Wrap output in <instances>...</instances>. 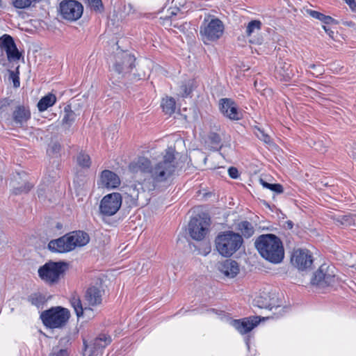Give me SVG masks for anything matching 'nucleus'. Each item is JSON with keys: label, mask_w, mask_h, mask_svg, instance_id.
Listing matches in <instances>:
<instances>
[{"label": "nucleus", "mask_w": 356, "mask_h": 356, "mask_svg": "<svg viewBox=\"0 0 356 356\" xmlns=\"http://www.w3.org/2000/svg\"><path fill=\"white\" fill-rule=\"evenodd\" d=\"M104 291H86L85 295V302L82 304L81 300L77 297H72L70 304L74 308L78 318L88 315L90 317L92 309L89 306H96L102 303Z\"/></svg>", "instance_id": "obj_6"}, {"label": "nucleus", "mask_w": 356, "mask_h": 356, "mask_svg": "<svg viewBox=\"0 0 356 356\" xmlns=\"http://www.w3.org/2000/svg\"><path fill=\"white\" fill-rule=\"evenodd\" d=\"M355 216L353 214L341 215L336 218V222L338 225L345 227L355 225Z\"/></svg>", "instance_id": "obj_29"}, {"label": "nucleus", "mask_w": 356, "mask_h": 356, "mask_svg": "<svg viewBox=\"0 0 356 356\" xmlns=\"http://www.w3.org/2000/svg\"><path fill=\"white\" fill-rule=\"evenodd\" d=\"M281 300L277 297L275 291H263L259 296L254 299V302L256 306L259 308H265L272 309L273 307L279 308L281 307L280 305Z\"/></svg>", "instance_id": "obj_16"}, {"label": "nucleus", "mask_w": 356, "mask_h": 356, "mask_svg": "<svg viewBox=\"0 0 356 356\" xmlns=\"http://www.w3.org/2000/svg\"><path fill=\"white\" fill-rule=\"evenodd\" d=\"M122 197L119 193H112L105 195L101 200L99 211L106 216L115 214L121 207Z\"/></svg>", "instance_id": "obj_12"}, {"label": "nucleus", "mask_w": 356, "mask_h": 356, "mask_svg": "<svg viewBox=\"0 0 356 356\" xmlns=\"http://www.w3.org/2000/svg\"><path fill=\"white\" fill-rule=\"evenodd\" d=\"M111 282L103 273H97L89 280L87 289H101L110 286Z\"/></svg>", "instance_id": "obj_22"}, {"label": "nucleus", "mask_w": 356, "mask_h": 356, "mask_svg": "<svg viewBox=\"0 0 356 356\" xmlns=\"http://www.w3.org/2000/svg\"><path fill=\"white\" fill-rule=\"evenodd\" d=\"M313 256L307 249L294 250L291 258V264L298 270L305 271L309 269L313 264Z\"/></svg>", "instance_id": "obj_14"}, {"label": "nucleus", "mask_w": 356, "mask_h": 356, "mask_svg": "<svg viewBox=\"0 0 356 356\" xmlns=\"http://www.w3.org/2000/svg\"><path fill=\"white\" fill-rule=\"evenodd\" d=\"M228 173L230 177L236 179L238 177V170L234 167H231L228 170Z\"/></svg>", "instance_id": "obj_45"}, {"label": "nucleus", "mask_w": 356, "mask_h": 356, "mask_svg": "<svg viewBox=\"0 0 356 356\" xmlns=\"http://www.w3.org/2000/svg\"><path fill=\"white\" fill-rule=\"evenodd\" d=\"M309 145L314 148L316 151L324 153L327 150V147L321 140L313 141L312 143L308 142Z\"/></svg>", "instance_id": "obj_38"}, {"label": "nucleus", "mask_w": 356, "mask_h": 356, "mask_svg": "<svg viewBox=\"0 0 356 356\" xmlns=\"http://www.w3.org/2000/svg\"><path fill=\"white\" fill-rule=\"evenodd\" d=\"M68 266L65 261H49L39 268L38 275L46 283L56 284L64 276Z\"/></svg>", "instance_id": "obj_7"}, {"label": "nucleus", "mask_w": 356, "mask_h": 356, "mask_svg": "<svg viewBox=\"0 0 356 356\" xmlns=\"http://www.w3.org/2000/svg\"><path fill=\"white\" fill-rule=\"evenodd\" d=\"M287 225H288V227L289 229H292L293 228V224L291 221H288L287 222Z\"/></svg>", "instance_id": "obj_50"}, {"label": "nucleus", "mask_w": 356, "mask_h": 356, "mask_svg": "<svg viewBox=\"0 0 356 356\" xmlns=\"http://www.w3.org/2000/svg\"><path fill=\"white\" fill-rule=\"evenodd\" d=\"M224 29L222 22L216 17H213L210 20L204 19L200 33L203 42L208 43L218 40L222 35Z\"/></svg>", "instance_id": "obj_9"}, {"label": "nucleus", "mask_w": 356, "mask_h": 356, "mask_svg": "<svg viewBox=\"0 0 356 356\" xmlns=\"http://www.w3.org/2000/svg\"><path fill=\"white\" fill-rule=\"evenodd\" d=\"M261 29V22L259 20L250 21L245 30V34L248 37L251 36L253 33H257Z\"/></svg>", "instance_id": "obj_32"}, {"label": "nucleus", "mask_w": 356, "mask_h": 356, "mask_svg": "<svg viewBox=\"0 0 356 356\" xmlns=\"http://www.w3.org/2000/svg\"><path fill=\"white\" fill-rule=\"evenodd\" d=\"M346 3L349 6L350 8L355 11L356 9V2L355 0H344Z\"/></svg>", "instance_id": "obj_46"}, {"label": "nucleus", "mask_w": 356, "mask_h": 356, "mask_svg": "<svg viewBox=\"0 0 356 356\" xmlns=\"http://www.w3.org/2000/svg\"><path fill=\"white\" fill-rule=\"evenodd\" d=\"M70 317V311L61 307H54L42 312L40 318L43 324L49 328H60L66 325Z\"/></svg>", "instance_id": "obj_8"}, {"label": "nucleus", "mask_w": 356, "mask_h": 356, "mask_svg": "<svg viewBox=\"0 0 356 356\" xmlns=\"http://www.w3.org/2000/svg\"><path fill=\"white\" fill-rule=\"evenodd\" d=\"M1 7H2V1L0 0V8H1Z\"/></svg>", "instance_id": "obj_54"}, {"label": "nucleus", "mask_w": 356, "mask_h": 356, "mask_svg": "<svg viewBox=\"0 0 356 356\" xmlns=\"http://www.w3.org/2000/svg\"><path fill=\"white\" fill-rule=\"evenodd\" d=\"M293 74L291 66L288 63L279 62L275 67V77L282 81H289Z\"/></svg>", "instance_id": "obj_21"}, {"label": "nucleus", "mask_w": 356, "mask_h": 356, "mask_svg": "<svg viewBox=\"0 0 356 356\" xmlns=\"http://www.w3.org/2000/svg\"><path fill=\"white\" fill-rule=\"evenodd\" d=\"M59 10L63 19L74 22L81 17L83 7L81 3L76 1L65 0L60 3Z\"/></svg>", "instance_id": "obj_13"}, {"label": "nucleus", "mask_w": 356, "mask_h": 356, "mask_svg": "<svg viewBox=\"0 0 356 356\" xmlns=\"http://www.w3.org/2000/svg\"><path fill=\"white\" fill-rule=\"evenodd\" d=\"M260 183L264 188L274 191L276 193H282L283 192V187L280 184H269L262 179H260Z\"/></svg>", "instance_id": "obj_36"}, {"label": "nucleus", "mask_w": 356, "mask_h": 356, "mask_svg": "<svg viewBox=\"0 0 356 356\" xmlns=\"http://www.w3.org/2000/svg\"><path fill=\"white\" fill-rule=\"evenodd\" d=\"M347 257H349V258H351V257H352V256H351V255H347Z\"/></svg>", "instance_id": "obj_58"}, {"label": "nucleus", "mask_w": 356, "mask_h": 356, "mask_svg": "<svg viewBox=\"0 0 356 356\" xmlns=\"http://www.w3.org/2000/svg\"><path fill=\"white\" fill-rule=\"evenodd\" d=\"M246 343L248 345V339H246Z\"/></svg>", "instance_id": "obj_57"}, {"label": "nucleus", "mask_w": 356, "mask_h": 356, "mask_svg": "<svg viewBox=\"0 0 356 356\" xmlns=\"http://www.w3.org/2000/svg\"><path fill=\"white\" fill-rule=\"evenodd\" d=\"M255 134L259 139L264 141L265 143L269 145L273 143V140L270 136L268 134H266L264 130L258 128L255 131Z\"/></svg>", "instance_id": "obj_37"}, {"label": "nucleus", "mask_w": 356, "mask_h": 356, "mask_svg": "<svg viewBox=\"0 0 356 356\" xmlns=\"http://www.w3.org/2000/svg\"><path fill=\"white\" fill-rule=\"evenodd\" d=\"M64 340H65V339H60V340L59 343H62V342H63V341H64Z\"/></svg>", "instance_id": "obj_55"}, {"label": "nucleus", "mask_w": 356, "mask_h": 356, "mask_svg": "<svg viewBox=\"0 0 356 356\" xmlns=\"http://www.w3.org/2000/svg\"><path fill=\"white\" fill-rule=\"evenodd\" d=\"M77 164L83 168H88L91 165V160L88 154L81 152L76 158Z\"/></svg>", "instance_id": "obj_34"}, {"label": "nucleus", "mask_w": 356, "mask_h": 356, "mask_svg": "<svg viewBox=\"0 0 356 356\" xmlns=\"http://www.w3.org/2000/svg\"><path fill=\"white\" fill-rule=\"evenodd\" d=\"M161 106L163 111L165 113L171 114L175 112V102L173 98H165L163 99Z\"/></svg>", "instance_id": "obj_33"}, {"label": "nucleus", "mask_w": 356, "mask_h": 356, "mask_svg": "<svg viewBox=\"0 0 356 356\" xmlns=\"http://www.w3.org/2000/svg\"><path fill=\"white\" fill-rule=\"evenodd\" d=\"M259 254L272 264H280L284 257V249L280 238L273 234H261L254 242Z\"/></svg>", "instance_id": "obj_2"}, {"label": "nucleus", "mask_w": 356, "mask_h": 356, "mask_svg": "<svg viewBox=\"0 0 356 356\" xmlns=\"http://www.w3.org/2000/svg\"><path fill=\"white\" fill-rule=\"evenodd\" d=\"M56 102V97L54 94L49 93L40 99L37 106L39 111L42 112L54 105Z\"/></svg>", "instance_id": "obj_27"}, {"label": "nucleus", "mask_w": 356, "mask_h": 356, "mask_svg": "<svg viewBox=\"0 0 356 356\" xmlns=\"http://www.w3.org/2000/svg\"><path fill=\"white\" fill-rule=\"evenodd\" d=\"M337 282H341L339 286L342 289H346V287L349 288L350 289H353L354 287H356V283L350 280H343V278L341 277V280H339Z\"/></svg>", "instance_id": "obj_40"}, {"label": "nucleus", "mask_w": 356, "mask_h": 356, "mask_svg": "<svg viewBox=\"0 0 356 356\" xmlns=\"http://www.w3.org/2000/svg\"><path fill=\"white\" fill-rule=\"evenodd\" d=\"M316 67V65L314 64H310L309 66H308V68L309 69H314Z\"/></svg>", "instance_id": "obj_52"}, {"label": "nucleus", "mask_w": 356, "mask_h": 356, "mask_svg": "<svg viewBox=\"0 0 356 356\" xmlns=\"http://www.w3.org/2000/svg\"><path fill=\"white\" fill-rule=\"evenodd\" d=\"M0 49L6 52L10 63H17L22 57L13 38L10 35L4 34L0 37Z\"/></svg>", "instance_id": "obj_15"}, {"label": "nucleus", "mask_w": 356, "mask_h": 356, "mask_svg": "<svg viewBox=\"0 0 356 356\" xmlns=\"http://www.w3.org/2000/svg\"><path fill=\"white\" fill-rule=\"evenodd\" d=\"M306 12L313 18L317 19L326 24H330L331 22L333 20L332 17H331L330 16L325 15L324 14L316 10L307 9Z\"/></svg>", "instance_id": "obj_31"}, {"label": "nucleus", "mask_w": 356, "mask_h": 356, "mask_svg": "<svg viewBox=\"0 0 356 356\" xmlns=\"http://www.w3.org/2000/svg\"><path fill=\"white\" fill-rule=\"evenodd\" d=\"M219 270L227 277H234L236 276L238 271V264L234 260H226L222 263L219 266Z\"/></svg>", "instance_id": "obj_23"}, {"label": "nucleus", "mask_w": 356, "mask_h": 356, "mask_svg": "<svg viewBox=\"0 0 356 356\" xmlns=\"http://www.w3.org/2000/svg\"><path fill=\"white\" fill-rule=\"evenodd\" d=\"M260 321L259 316H250L240 320H234L232 325L241 334L250 332Z\"/></svg>", "instance_id": "obj_19"}, {"label": "nucleus", "mask_w": 356, "mask_h": 356, "mask_svg": "<svg viewBox=\"0 0 356 356\" xmlns=\"http://www.w3.org/2000/svg\"><path fill=\"white\" fill-rule=\"evenodd\" d=\"M40 0H13V6L19 9H24L33 6Z\"/></svg>", "instance_id": "obj_35"}, {"label": "nucleus", "mask_w": 356, "mask_h": 356, "mask_svg": "<svg viewBox=\"0 0 356 356\" xmlns=\"http://www.w3.org/2000/svg\"><path fill=\"white\" fill-rule=\"evenodd\" d=\"M97 185L107 189L116 188L120 185V179L115 172L104 170L100 174Z\"/></svg>", "instance_id": "obj_18"}, {"label": "nucleus", "mask_w": 356, "mask_h": 356, "mask_svg": "<svg viewBox=\"0 0 356 356\" xmlns=\"http://www.w3.org/2000/svg\"><path fill=\"white\" fill-rule=\"evenodd\" d=\"M236 229L239 232L241 236L245 238H250L254 234V227L249 221L242 220L236 225Z\"/></svg>", "instance_id": "obj_26"}, {"label": "nucleus", "mask_w": 356, "mask_h": 356, "mask_svg": "<svg viewBox=\"0 0 356 356\" xmlns=\"http://www.w3.org/2000/svg\"><path fill=\"white\" fill-rule=\"evenodd\" d=\"M89 356H91V355H89Z\"/></svg>", "instance_id": "obj_59"}, {"label": "nucleus", "mask_w": 356, "mask_h": 356, "mask_svg": "<svg viewBox=\"0 0 356 356\" xmlns=\"http://www.w3.org/2000/svg\"><path fill=\"white\" fill-rule=\"evenodd\" d=\"M213 140H214L215 143H220V138L219 137V136H218L217 134H215L213 137Z\"/></svg>", "instance_id": "obj_49"}, {"label": "nucleus", "mask_w": 356, "mask_h": 356, "mask_svg": "<svg viewBox=\"0 0 356 356\" xmlns=\"http://www.w3.org/2000/svg\"><path fill=\"white\" fill-rule=\"evenodd\" d=\"M342 24L346 26L354 28L355 29H356L355 24L352 21L343 20L342 21Z\"/></svg>", "instance_id": "obj_47"}, {"label": "nucleus", "mask_w": 356, "mask_h": 356, "mask_svg": "<svg viewBox=\"0 0 356 356\" xmlns=\"http://www.w3.org/2000/svg\"><path fill=\"white\" fill-rule=\"evenodd\" d=\"M210 218L206 215L192 218L188 224L191 236L197 241L202 240L209 232Z\"/></svg>", "instance_id": "obj_10"}, {"label": "nucleus", "mask_w": 356, "mask_h": 356, "mask_svg": "<svg viewBox=\"0 0 356 356\" xmlns=\"http://www.w3.org/2000/svg\"><path fill=\"white\" fill-rule=\"evenodd\" d=\"M76 117V113L71 109V106L70 105L65 106L64 115L62 120L63 125L70 128L75 121Z\"/></svg>", "instance_id": "obj_28"}, {"label": "nucleus", "mask_w": 356, "mask_h": 356, "mask_svg": "<svg viewBox=\"0 0 356 356\" xmlns=\"http://www.w3.org/2000/svg\"><path fill=\"white\" fill-rule=\"evenodd\" d=\"M178 10H179L178 8H174L172 11H170V13H169V15L167 17H172L174 15H176Z\"/></svg>", "instance_id": "obj_48"}, {"label": "nucleus", "mask_w": 356, "mask_h": 356, "mask_svg": "<svg viewBox=\"0 0 356 356\" xmlns=\"http://www.w3.org/2000/svg\"><path fill=\"white\" fill-rule=\"evenodd\" d=\"M10 77L12 79L13 82V86L15 88L19 86V79L17 74H16L13 71H9Z\"/></svg>", "instance_id": "obj_43"}, {"label": "nucleus", "mask_w": 356, "mask_h": 356, "mask_svg": "<svg viewBox=\"0 0 356 356\" xmlns=\"http://www.w3.org/2000/svg\"><path fill=\"white\" fill-rule=\"evenodd\" d=\"M352 156L353 159L356 161V149L353 152Z\"/></svg>", "instance_id": "obj_51"}, {"label": "nucleus", "mask_w": 356, "mask_h": 356, "mask_svg": "<svg viewBox=\"0 0 356 356\" xmlns=\"http://www.w3.org/2000/svg\"><path fill=\"white\" fill-rule=\"evenodd\" d=\"M216 250L223 257H231L237 252L243 244V238L239 233L233 231H225L216 238Z\"/></svg>", "instance_id": "obj_4"}, {"label": "nucleus", "mask_w": 356, "mask_h": 356, "mask_svg": "<svg viewBox=\"0 0 356 356\" xmlns=\"http://www.w3.org/2000/svg\"><path fill=\"white\" fill-rule=\"evenodd\" d=\"M31 188H32V185L28 184H26L24 186V188H15L13 192L16 195L19 194V193H20L22 192L26 193V192L29 191Z\"/></svg>", "instance_id": "obj_44"}, {"label": "nucleus", "mask_w": 356, "mask_h": 356, "mask_svg": "<svg viewBox=\"0 0 356 356\" xmlns=\"http://www.w3.org/2000/svg\"><path fill=\"white\" fill-rule=\"evenodd\" d=\"M209 314H212L214 312V310L213 309H211V310H208L207 311Z\"/></svg>", "instance_id": "obj_53"}, {"label": "nucleus", "mask_w": 356, "mask_h": 356, "mask_svg": "<svg viewBox=\"0 0 356 356\" xmlns=\"http://www.w3.org/2000/svg\"><path fill=\"white\" fill-rule=\"evenodd\" d=\"M90 241L88 234L83 231L70 232L57 239L51 240L48 248L54 252L65 253L77 247H83Z\"/></svg>", "instance_id": "obj_3"}, {"label": "nucleus", "mask_w": 356, "mask_h": 356, "mask_svg": "<svg viewBox=\"0 0 356 356\" xmlns=\"http://www.w3.org/2000/svg\"><path fill=\"white\" fill-rule=\"evenodd\" d=\"M111 342V338L105 334H100L98 337L95 339L87 348H90L91 354L93 356L97 355L99 352L106 347Z\"/></svg>", "instance_id": "obj_20"}, {"label": "nucleus", "mask_w": 356, "mask_h": 356, "mask_svg": "<svg viewBox=\"0 0 356 356\" xmlns=\"http://www.w3.org/2000/svg\"><path fill=\"white\" fill-rule=\"evenodd\" d=\"M30 118V111L24 107L19 106L13 112V120L17 125L22 126Z\"/></svg>", "instance_id": "obj_25"}, {"label": "nucleus", "mask_w": 356, "mask_h": 356, "mask_svg": "<svg viewBox=\"0 0 356 356\" xmlns=\"http://www.w3.org/2000/svg\"><path fill=\"white\" fill-rule=\"evenodd\" d=\"M194 87V80L188 79L180 86L179 95L183 97H188L192 92Z\"/></svg>", "instance_id": "obj_30"}, {"label": "nucleus", "mask_w": 356, "mask_h": 356, "mask_svg": "<svg viewBox=\"0 0 356 356\" xmlns=\"http://www.w3.org/2000/svg\"><path fill=\"white\" fill-rule=\"evenodd\" d=\"M90 8L95 11H101L103 8L102 0H86Z\"/></svg>", "instance_id": "obj_41"}, {"label": "nucleus", "mask_w": 356, "mask_h": 356, "mask_svg": "<svg viewBox=\"0 0 356 356\" xmlns=\"http://www.w3.org/2000/svg\"><path fill=\"white\" fill-rule=\"evenodd\" d=\"M219 108L222 115L231 120H238L242 114L235 102L232 99L222 98L219 101Z\"/></svg>", "instance_id": "obj_17"}, {"label": "nucleus", "mask_w": 356, "mask_h": 356, "mask_svg": "<svg viewBox=\"0 0 356 356\" xmlns=\"http://www.w3.org/2000/svg\"><path fill=\"white\" fill-rule=\"evenodd\" d=\"M135 60L134 56L127 51H120L117 52L115 56L113 70L118 74L124 76L132 71L135 67Z\"/></svg>", "instance_id": "obj_11"}, {"label": "nucleus", "mask_w": 356, "mask_h": 356, "mask_svg": "<svg viewBox=\"0 0 356 356\" xmlns=\"http://www.w3.org/2000/svg\"><path fill=\"white\" fill-rule=\"evenodd\" d=\"M83 344H86V342H83ZM85 346H86V349H90L89 348H87V346H88V345H85Z\"/></svg>", "instance_id": "obj_56"}, {"label": "nucleus", "mask_w": 356, "mask_h": 356, "mask_svg": "<svg viewBox=\"0 0 356 356\" xmlns=\"http://www.w3.org/2000/svg\"><path fill=\"white\" fill-rule=\"evenodd\" d=\"M50 298L51 296H48L38 291L29 296L28 301L32 305L38 308H42Z\"/></svg>", "instance_id": "obj_24"}, {"label": "nucleus", "mask_w": 356, "mask_h": 356, "mask_svg": "<svg viewBox=\"0 0 356 356\" xmlns=\"http://www.w3.org/2000/svg\"><path fill=\"white\" fill-rule=\"evenodd\" d=\"M49 356H69L66 348H60L58 346L54 347Z\"/></svg>", "instance_id": "obj_39"}, {"label": "nucleus", "mask_w": 356, "mask_h": 356, "mask_svg": "<svg viewBox=\"0 0 356 356\" xmlns=\"http://www.w3.org/2000/svg\"><path fill=\"white\" fill-rule=\"evenodd\" d=\"M334 266L324 263L314 272L310 279V284L314 287L327 288L334 286L341 277L337 274Z\"/></svg>", "instance_id": "obj_5"}, {"label": "nucleus", "mask_w": 356, "mask_h": 356, "mask_svg": "<svg viewBox=\"0 0 356 356\" xmlns=\"http://www.w3.org/2000/svg\"><path fill=\"white\" fill-rule=\"evenodd\" d=\"M129 169L133 173L147 174L141 182V188L144 191L158 190L175 175L177 170L175 151L172 148L167 149L161 158L154 163L146 157H138L130 163Z\"/></svg>", "instance_id": "obj_1"}, {"label": "nucleus", "mask_w": 356, "mask_h": 356, "mask_svg": "<svg viewBox=\"0 0 356 356\" xmlns=\"http://www.w3.org/2000/svg\"><path fill=\"white\" fill-rule=\"evenodd\" d=\"M61 149V146L58 143H53L49 145V148L47 149V152L49 154H58L60 152Z\"/></svg>", "instance_id": "obj_42"}]
</instances>
